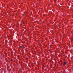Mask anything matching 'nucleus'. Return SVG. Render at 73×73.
I'll use <instances>...</instances> for the list:
<instances>
[{
    "label": "nucleus",
    "mask_w": 73,
    "mask_h": 73,
    "mask_svg": "<svg viewBox=\"0 0 73 73\" xmlns=\"http://www.w3.org/2000/svg\"><path fill=\"white\" fill-rule=\"evenodd\" d=\"M12 60H12V59H11V61H12Z\"/></svg>",
    "instance_id": "obj_3"
},
{
    "label": "nucleus",
    "mask_w": 73,
    "mask_h": 73,
    "mask_svg": "<svg viewBox=\"0 0 73 73\" xmlns=\"http://www.w3.org/2000/svg\"><path fill=\"white\" fill-rule=\"evenodd\" d=\"M66 62H64V65H66Z\"/></svg>",
    "instance_id": "obj_1"
},
{
    "label": "nucleus",
    "mask_w": 73,
    "mask_h": 73,
    "mask_svg": "<svg viewBox=\"0 0 73 73\" xmlns=\"http://www.w3.org/2000/svg\"><path fill=\"white\" fill-rule=\"evenodd\" d=\"M71 41H72V40H71Z\"/></svg>",
    "instance_id": "obj_4"
},
{
    "label": "nucleus",
    "mask_w": 73,
    "mask_h": 73,
    "mask_svg": "<svg viewBox=\"0 0 73 73\" xmlns=\"http://www.w3.org/2000/svg\"><path fill=\"white\" fill-rule=\"evenodd\" d=\"M20 48H23V47H22V46H20Z\"/></svg>",
    "instance_id": "obj_2"
}]
</instances>
